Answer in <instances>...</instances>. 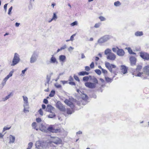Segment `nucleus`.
<instances>
[{"mask_svg": "<svg viewBox=\"0 0 149 149\" xmlns=\"http://www.w3.org/2000/svg\"><path fill=\"white\" fill-rule=\"evenodd\" d=\"M99 19L101 21H105L106 19V18L103 16H100L99 17Z\"/></svg>", "mask_w": 149, "mask_h": 149, "instance_id": "39", "label": "nucleus"}, {"mask_svg": "<svg viewBox=\"0 0 149 149\" xmlns=\"http://www.w3.org/2000/svg\"><path fill=\"white\" fill-rule=\"evenodd\" d=\"M90 79L93 82V83H95V85L98 83V81L97 79L94 76L91 77V76H89Z\"/></svg>", "mask_w": 149, "mask_h": 149, "instance_id": "18", "label": "nucleus"}, {"mask_svg": "<svg viewBox=\"0 0 149 149\" xmlns=\"http://www.w3.org/2000/svg\"><path fill=\"white\" fill-rule=\"evenodd\" d=\"M47 143L44 141H38L35 144L36 148L37 149H45L47 145Z\"/></svg>", "mask_w": 149, "mask_h": 149, "instance_id": "1", "label": "nucleus"}, {"mask_svg": "<svg viewBox=\"0 0 149 149\" xmlns=\"http://www.w3.org/2000/svg\"><path fill=\"white\" fill-rule=\"evenodd\" d=\"M52 113L51 114H49L48 116V117L50 118H53L54 117H55V113L53 112V111L52 112V113Z\"/></svg>", "mask_w": 149, "mask_h": 149, "instance_id": "32", "label": "nucleus"}, {"mask_svg": "<svg viewBox=\"0 0 149 149\" xmlns=\"http://www.w3.org/2000/svg\"><path fill=\"white\" fill-rule=\"evenodd\" d=\"M13 95V94L12 93H11L9 94L6 96L5 97L2 98V101H5L9 98H10L11 96Z\"/></svg>", "mask_w": 149, "mask_h": 149, "instance_id": "25", "label": "nucleus"}, {"mask_svg": "<svg viewBox=\"0 0 149 149\" xmlns=\"http://www.w3.org/2000/svg\"><path fill=\"white\" fill-rule=\"evenodd\" d=\"M47 128H46V127L45 126L43 127H40V130L45 132H47Z\"/></svg>", "mask_w": 149, "mask_h": 149, "instance_id": "28", "label": "nucleus"}, {"mask_svg": "<svg viewBox=\"0 0 149 149\" xmlns=\"http://www.w3.org/2000/svg\"><path fill=\"white\" fill-rule=\"evenodd\" d=\"M55 86L58 88H60L61 87V86L60 84H56L55 85Z\"/></svg>", "mask_w": 149, "mask_h": 149, "instance_id": "53", "label": "nucleus"}, {"mask_svg": "<svg viewBox=\"0 0 149 149\" xmlns=\"http://www.w3.org/2000/svg\"><path fill=\"white\" fill-rule=\"evenodd\" d=\"M77 91L80 94H82L83 95L82 96V98L84 100H86L88 98V96L84 94L83 93V91H80L78 89L77 90Z\"/></svg>", "mask_w": 149, "mask_h": 149, "instance_id": "15", "label": "nucleus"}, {"mask_svg": "<svg viewBox=\"0 0 149 149\" xmlns=\"http://www.w3.org/2000/svg\"><path fill=\"white\" fill-rule=\"evenodd\" d=\"M105 79L107 82H111L112 81V79L108 77H105Z\"/></svg>", "mask_w": 149, "mask_h": 149, "instance_id": "31", "label": "nucleus"}, {"mask_svg": "<svg viewBox=\"0 0 149 149\" xmlns=\"http://www.w3.org/2000/svg\"><path fill=\"white\" fill-rule=\"evenodd\" d=\"M47 130V131H49L50 132L54 133V132H60V130L58 129H54L52 127L50 126L48 127Z\"/></svg>", "mask_w": 149, "mask_h": 149, "instance_id": "13", "label": "nucleus"}, {"mask_svg": "<svg viewBox=\"0 0 149 149\" xmlns=\"http://www.w3.org/2000/svg\"><path fill=\"white\" fill-rule=\"evenodd\" d=\"M90 67L91 68H93L94 67V63L92 62L90 65Z\"/></svg>", "mask_w": 149, "mask_h": 149, "instance_id": "47", "label": "nucleus"}, {"mask_svg": "<svg viewBox=\"0 0 149 149\" xmlns=\"http://www.w3.org/2000/svg\"><path fill=\"white\" fill-rule=\"evenodd\" d=\"M32 127L34 128V127H36V122H33L32 124Z\"/></svg>", "mask_w": 149, "mask_h": 149, "instance_id": "46", "label": "nucleus"}, {"mask_svg": "<svg viewBox=\"0 0 149 149\" xmlns=\"http://www.w3.org/2000/svg\"><path fill=\"white\" fill-rule=\"evenodd\" d=\"M75 36V34H74L70 37V39L71 41H73L74 40V37Z\"/></svg>", "mask_w": 149, "mask_h": 149, "instance_id": "51", "label": "nucleus"}, {"mask_svg": "<svg viewBox=\"0 0 149 149\" xmlns=\"http://www.w3.org/2000/svg\"><path fill=\"white\" fill-rule=\"evenodd\" d=\"M36 120L37 122L40 123L41 121V119L39 118H37L36 119Z\"/></svg>", "mask_w": 149, "mask_h": 149, "instance_id": "48", "label": "nucleus"}, {"mask_svg": "<svg viewBox=\"0 0 149 149\" xmlns=\"http://www.w3.org/2000/svg\"><path fill=\"white\" fill-rule=\"evenodd\" d=\"M13 9V7L11 6L9 9L8 10V14L9 15H10L11 14V10Z\"/></svg>", "mask_w": 149, "mask_h": 149, "instance_id": "44", "label": "nucleus"}, {"mask_svg": "<svg viewBox=\"0 0 149 149\" xmlns=\"http://www.w3.org/2000/svg\"><path fill=\"white\" fill-rule=\"evenodd\" d=\"M77 21H75L71 23V25L72 26H73L75 25H77Z\"/></svg>", "mask_w": 149, "mask_h": 149, "instance_id": "45", "label": "nucleus"}, {"mask_svg": "<svg viewBox=\"0 0 149 149\" xmlns=\"http://www.w3.org/2000/svg\"><path fill=\"white\" fill-rule=\"evenodd\" d=\"M51 79V76L50 75H47V83L48 84H49V81H50Z\"/></svg>", "mask_w": 149, "mask_h": 149, "instance_id": "37", "label": "nucleus"}, {"mask_svg": "<svg viewBox=\"0 0 149 149\" xmlns=\"http://www.w3.org/2000/svg\"><path fill=\"white\" fill-rule=\"evenodd\" d=\"M100 23L96 24H95L94 27L96 28H98L100 27Z\"/></svg>", "mask_w": 149, "mask_h": 149, "instance_id": "52", "label": "nucleus"}, {"mask_svg": "<svg viewBox=\"0 0 149 149\" xmlns=\"http://www.w3.org/2000/svg\"><path fill=\"white\" fill-rule=\"evenodd\" d=\"M142 67L140 65H138L135 71L133 73V74L134 75L136 76L141 77L143 74V72H140L141 70L142 69Z\"/></svg>", "mask_w": 149, "mask_h": 149, "instance_id": "5", "label": "nucleus"}, {"mask_svg": "<svg viewBox=\"0 0 149 149\" xmlns=\"http://www.w3.org/2000/svg\"><path fill=\"white\" fill-rule=\"evenodd\" d=\"M57 18V17L55 13H54L53 17L52 19V20H54L56 21Z\"/></svg>", "mask_w": 149, "mask_h": 149, "instance_id": "29", "label": "nucleus"}, {"mask_svg": "<svg viewBox=\"0 0 149 149\" xmlns=\"http://www.w3.org/2000/svg\"><path fill=\"white\" fill-rule=\"evenodd\" d=\"M140 56L143 59L146 60H148L149 59V55L146 52H140Z\"/></svg>", "mask_w": 149, "mask_h": 149, "instance_id": "10", "label": "nucleus"}, {"mask_svg": "<svg viewBox=\"0 0 149 149\" xmlns=\"http://www.w3.org/2000/svg\"><path fill=\"white\" fill-rule=\"evenodd\" d=\"M102 72L104 74H107V71L104 69H102Z\"/></svg>", "mask_w": 149, "mask_h": 149, "instance_id": "55", "label": "nucleus"}, {"mask_svg": "<svg viewBox=\"0 0 149 149\" xmlns=\"http://www.w3.org/2000/svg\"><path fill=\"white\" fill-rule=\"evenodd\" d=\"M111 53L112 52L111 50L109 48L107 49L104 51V54L106 55L107 56Z\"/></svg>", "mask_w": 149, "mask_h": 149, "instance_id": "26", "label": "nucleus"}, {"mask_svg": "<svg viewBox=\"0 0 149 149\" xmlns=\"http://www.w3.org/2000/svg\"><path fill=\"white\" fill-rule=\"evenodd\" d=\"M33 145V143L32 142H31L29 143L28 144V146L27 148L26 149H31Z\"/></svg>", "mask_w": 149, "mask_h": 149, "instance_id": "30", "label": "nucleus"}, {"mask_svg": "<svg viewBox=\"0 0 149 149\" xmlns=\"http://www.w3.org/2000/svg\"><path fill=\"white\" fill-rule=\"evenodd\" d=\"M95 72L98 75H100L101 74V70L99 69H96L95 70Z\"/></svg>", "mask_w": 149, "mask_h": 149, "instance_id": "35", "label": "nucleus"}, {"mask_svg": "<svg viewBox=\"0 0 149 149\" xmlns=\"http://www.w3.org/2000/svg\"><path fill=\"white\" fill-rule=\"evenodd\" d=\"M49 62L51 63L57 64L58 61L56 58L53 55H52L50 59Z\"/></svg>", "mask_w": 149, "mask_h": 149, "instance_id": "14", "label": "nucleus"}, {"mask_svg": "<svg viewBox=\"0 0 149 149\" xmlns=\"http://www.w3.org/2000/svg\"><path fill=\"white\" fill-rule=\"evenodd\" d=\"M24 100V104L23 105L24 109L23 111L25 113H27L29 112L28 109L29 108V104L28 101V98L26 96H23Z\"/></svg>", "mask_w": 149, "mask_h": 149, "instance_id": "2", "label": "nucleus"}, {"mask_svg": "<svg viewBox=\"0 0 149 149\" xmlns=\"http://www.w3.org/2000/svg\"><path fill=\"white\" fill-rule=\"evenodd\" d=\"M69 83L71 85H74L75 84V83L74 82H70Z\"/></svg>", "mask_w": 149, "mask_h": 149, "instance_id": "63", "label": "nucleus"}, {"mask_svg": "<svg viewBox=\"0 0 149 149\" xmlns=\"http://www.w3.org/2000/svg\"><path fill=\"white\" fill-rule=\"evenodd\" d=\"M121 70L123 74H125L127 72V68L125 65H122L121 66Z\"/></svg>", "mask_w": 149, "mask_h": 149, "instance_id": "19", "label": "nucleus"}, {"mask_svg": "<svg viewBox=\"0 0 149 149\" xmlns=\"http://www.w3.org/2000/svg\"><path fill=\"white\" fill-rule=\"evenodd\" d=\"M13 72L11 71L7 76H8L9 78L11 77L12 76Z\"/></svg>", "mask_w": 149, "mask_h": 149, "instance_id": "54", "label": "nucleus"}, {"mask_svg": "<svg viewBox=\"0 0 149 149\" xmlns=\"http://www.w3.org/2000/svg\"><path fill=\"white\" fill-rule=\"evenodd\" d=\"M65 103L68 106H70L72 109L73 108L74 105L71 101L70 99H66L64 101Z\"/></svg>", "mask_w": 149, "mask_h": 149, "instance_id": "12", "label": "nucleus"}, {"mask_svg": "<svg viewBox=\"0 0 149 149\" xmlns=\"http://www.w3.org/2000/svg\"><path fill=\"white\" fill-rule=\"evenodd\" d=\"M67 47V46L66 45H64L63 46L61 47V50H62L63 49H65V48H66Z\"/></svg>", "mask_w": 149, "mask_h": 149, "instance_id": "49", "label": "nucleus"}, {"mask_svg": "<svg viewBox=\"0 0 149 149\" xmlns=\"http://www.w3.org/2000/svg\"><path fill=\"white\" fill-rule=\"evenodd\" d=\"M130 59L131 65H135L136 62V58L132 56L130 57Z\"/></svg>", "mask_w": 149, "mask_h": 149, "instance_id": "17", "label": "nucleus"}, {"mask_svg": "<svg viewBox=\"0 0 149 149\" xmlns=\"http://www.w3.org/2000/svg\"><path fill=\"white\" fill-rule=\"evenodd\" d=\"M67 113L68 114H71L72 113L71 110L69 109H67Z\"/></svg>", "mask_w": 149, "mask_h": 149, "instance_id": "43", "label": "nucleus"}, {"mask_svg": "<svg viewBox=\"0 0 149 149\" xmlns=\"http://www.w3.org/2000/svg\"><path fill=\"white\" fill-rule=\"evenodd\" d=\"M27 70V68H26L24 70H22V74H25V72Z\"/></svg>", "mask_w": 149, "mask_h": 149, "instance_id": "59", "label": "nucleus"}, {"mask_svg": "<svg viewBox=\"0 0 149 149\" xmlns=\"http://www.w3.org/2000/svg\"><path fill=\"white\" fill-rule=\"evenodd\" d=\"M90 70V69L89 67L86 66L85 67V70L86 71H88Z\"/></svg>", "mask_w": 149, "mask_h": 149, "instance_id": "50", "label": "nucleus"}, {"mask_svg": "<svg viewBox=\"0 0 149 149\" xmlns=\"http://www.w3.org/2000/svg\"><path fill=\"white\" fill-rule=\"evenodd\" d=\"M53 141V142L56 144H60L61 142V140L57 137H55Z\"/></svg>", "mask_w": 149, "mask_h": 149, "instance_id": "20", "label": "nucleus"}, {"mask_svg": "<svg viewBox=\"0 0 149 149\" xmlns=\"http://www.w3.org/2000/svg\"><path fill=\"white\" fill-rule=\"evenodd\" d=\"M143 35L142 31H137L135 33V35L136 36H140Z\"/></svg>", "mask_w": 149, "mask_h": 149, "instance_id": "27", "label": "nucleus"}, {"mask_svg": "<svg viewBox=\"0 0 149 149\" xmlns=\"http://www.w3.org/2000/svg\"><path fill=\"white\" fill-rule=\"evenodd\" d=\"M38 56L36 52H34L30 58V62L31 63L35 62L36 61Z\"/></svg>", "mask_w": 149, "mask_h": 149, "instance_id": "8", "label": "nucleus"}, {"mask_svg": "<svg viewBox=\"0 0 149 149\" xmlns=\"http://www.w3.org/2000/svg\"><path fill=\"white\" fill-rule=\"evenodd\" d=\"M128 50L130 54H131L132 52V50L130 48H128Z\"/></svg>", "mask_w": 149, "mask_h": 149, "instance_id": "57", "label": "nucleus"}, {"mask_svg": "<svg viewBox=\"0 0 149 149\" xmlns=\"http://www.w3.org/2000/svg\"><path fill=\"white\" fill-rule=\"evenodd\" d=\"M112 50L114 52H117V49L115 48H113Z\"/></svg>", "mask_w": 149, "mask_h": 149, "instance_id": "64", "label": "nucleus"}, {"mask_svg": "<svg viewBox=\"0 0 149 149\" xmlns=\"http://www.w3.org/2000/svg\"><path fill=\"white\" fill-rule=\"evenodd\" d=\"M143 72L146 74H149V66H146L143 68Z\"/></svg>", "mask_w": 149, "mask_h": 149, "instance_id": "24", "label": "nucleus"}, {"mask_svg": "<svg viewBox=\"0 0 149 149\" xmlns=\"http://www.w3.org/2000/svg\"><path fill=\"white\" fill-rule=\"evenodd\" d=\"M85 86L88 88L93 89L95 88L96 86L95 83L91 82H86L85 83Z\"/></svg>", "mask_w": 149, "mask_h": 149, "instance_id": "9", "label": "nucleus"}, {"mask_svg": "<svg viewBox=\"0 0 149 149\" xmlns=\"http://www.w3.org/2000/svg\"><path fill=\"white\" fill-rule=\"evenodd\" d=\"M105 65L106 67L109 70L111 73L113 72L112 71V69L116 68V66L113 64H110L109 62H105Z\"/></svg>", "mask_w": 149, "mask_h": 149, "instance_id": "6", "label": "nucleus"}, {"mask_svg": "<svg viewBox=\"0 0 149 149\" xmlns=\"http://www.w3.org/2000/svg\"><path fill=\"white\" fill-rule=\"evenodd\" d=\"M38 112L41 116H42L43 114V111L41 109H40L39 110Z\"/></svg>", "mask_w": 149, "mask_h": 149, "instance_id": "41", "label": "nucleus"}, {"mask_svg": "<svg viewBox=\"0 0 149 149\" xmlns=\"http://www.w3.org/2000/svg\"><path fill=\"white\" fill-rule=\"evenodd\" d=\"M43 102L45 104H47L48 103V101L47 99H45L44 100Z\"/></svg>", "mask_w": 149, "mask_h": 149, "instance_id": "58", "label": "nucleus"}, {"mask_svg": "<svg viewBox=\"0 0 149 149\" xmlns=\"http://www.w3.org/2000/svg\"><path fill=\"white\" fill-rule=\"evenodd\" d=\"M9 143H13L14 142L15 140V137L14 136L11 135H10L9 136Z\"/></svg>", "mask_w": 149, "mask_h": 149, "instance_id": "21", "label": "nucleus"}, {"mask_svg": "<svg viewBox=\"0 0 149 149\" xmlns=\"http://www.w3.org/2000/svg\"><path fill=\"white\" fill-rule=\"evenodd\" d=\"M121 5V3L120 2L118 1H117L116 2H115L114 3V5L115 6H119L120 5Z\"/></svg>", "mask_w": 149, "mask_h": 149, "instance_id": "36", "label": "nucleus"}, {"mask_svg": "<svg viewBox=\"0 0 149 149\" xmlns=\"http://www.w3.org/2000/svg\"><path fill=\"white\" fill-rule=\"evenodd\" d=\"M90 77L88 76H85L83 77V80L84 81H88L89 80Z\"/></svg>", "mask_w": 149, "mask_h": 149, "instance_id": "34", "label": "nucleus"}, {"mask_svg": "<svg viewBox=\"0 0 149 149\" xmlns=\"http://www.w3.org/2000/svg\"><path fill=\"white\" fill-rule=\"evenodd\" d=\"M55 93V91H54L52 90L51 91L49 95V96L50 97H53L54 96Z\"/></svg>", "mask_w": 149, "mask_h": 149, "instance_id": "33", "label": "nucleus"}, {"mask_svg": "<svg viewBox=\"0 0 149 149\" xmlns=\"http://www.w3.org/2000/svg\"><path fill=\"white\" fill-rule=\"evenodd\" d=\"M117 53L119 56H123L124 54V52L122 49H118L117 52Z\"/></svg>", "mask_w": 149, "mask_h": 149, "instance_id": "22", "label": "nucleus"}, {"mask_svg": "<svg viewBox=\"0 0 149 149\" xmlns=\"http://www.w3.org/2000/svg\"><path fill=\"white\" fill-rule=\"evenodd\" d=\"M54 108L51 105H48L47 106L46 111L50 113H52V111H54Z\"/></svg>", "mask_w": 149, "mask_h": 149, "instance_id": "16", "label": "nucleus"}, {"mask_svg": "<svg viewBox=\"0 0 149 149\" xmlns=\"http://www.w3.org/2000/svg\"><path fill=\"white\" fill-rule=\"evenodd\" d=\"M107 58L108 59L113 61L115 59L116 56L114 53H111L107 56Z\"/></svg>", "mask_w": 149, "mask_h": 149, "instance_id": "11", "label": "nucleus"}, {"mask_svg": "<svg viewBox=\"0 0 149 149\" xmlns=\"http://www.w3.org/2000/svg\"><path fill=\"white\" fill-rule=\"evenodd\" d=\"M11 126H10V127H4L3 129V132L6 130H7L10 129L11 128Z\"/></svg>", "mask_w": 149, "mask_h": 149, "instance_id": "38", "label": "nucleus"}, {"mask_svg": "<svg viewBox=\"0 0 149 149\" xmlns=\"http://www.w3.org/2000/svg\"><path fill=\"white\" fill-rule=\"evenodd\" d=\"M74 78L75 80L76 81H79L80 80L79 78V77L76 75H74Z\"/></svg>", "mask_w": 149, "mask_h": 149, "instance_id": "42", "label": "nucleus"}, {"mask_svg": "<svg viewBox=\"0 0 149 149\" xmlns=\"http://www.w3.org/2000/svg\"><path fill=\"white\" fill-rule=\"evenodd\" d=\"M20 61V58L19 55L17 53H15L11 65L13 66L16 65L19 63Z\"/></svg>", "mask_w": 149, "mask_h": 149, "instance_id": "3", "label": "nucleus"}, {"mask_svg": "<svg viewBox=\"0 0 149 149\" xmlns=\"http://www.w3.org/2000/svg\"><path fill=\"white\" fill-rule=\"evenodd\" d=\"M85 71H82L78 73V74L79 75L84 76L85 75Z\"/></svg>", "mask_w": 149, "mask_h": 149, "instance_id": "40", "label": "nucleus"}, {"mask_svg": "<svg viewBox=\"0 0 149 149\" xmlns=\"http://www.w3.org/2000/svg\"><path fill=\"white\" fill-rule=\"evenodd\" d=\"M9 78V77L8 76H7L3 79V81H6Z\"/></svg>", "mask_w": 149, "mask_h": 149, "instance_id": "60", "label": "nucleus"}, {"mask_svg": "<svg viewBox=\"0 0 149 149\" xmlns=\"http://www.w3.org/2000/svg\"><path fill=\"white\" fill-rule=\"evenodd\" d=\"M74 49V47L70 46L68 48V50L69 52H70L71 50H73Z\"/></svg>", "mask_w": 149, "mask_h": 149, "instance_id": "56", "label": "nucleus"}, {"mask_svg": "<svg viewBox=\"0 0 149 149\" xmlns=\"http://www.w3.org/2000/svg\"><path fill=\"white\" fill-rule=\"evenodd\" d=\"M56 107L61 111H64L65 110V107L60 101L57 102L56 104Z\"/></svg>", "mask_w": 149, "mask_h": 149, "instance_id": "7", "label": "nucleus"}, {"mask_svg": "<svg viewBox=\"0 0 149 149\" xmlns=\"http://www.w3.org/2000/svg\"><path fill=\"white\" fill-rule=\"evenodd\" d=\"M6 81H3H3H2V87H3L6 84Z\"/></svg>", "mask_w": 149, "mask_h": 149, "instance_id": "62", "label": "nucleus"}, {"mask_svg": "<svg viewBox=\"0 0 149 149\" xmlns=\"http://www.w3.org/2000/svg\"><path fill=\"white\" fill-rule=\"evenodd\" d=\"M110 38L109 36L105 35L99 39L97 41V42L100 45H101L107 41Z\"/></svg>", "mask_w": 149, "mask_h": 149, "instance_id": "4", "label": "nucleus"}, {"mask_svg": "<svg viewBox=\"0 0 149 149\" xmlns=\"http://www.w3.org/2000/svg\"><path fill=\"white\" fill-rule=\"evenodd\" d=\"M8 4H5L4 5V10H6L7 9V6Z\"/></svg>", "mask_w": 149, "mask_h": 149, "instance_id": "61", "label": "nucleus"}, {"mask_svg": "<svg viewBox=\"0 0 149 149\" xmlns=\"http://www.w3.org/2000/svg\"><path fill=\"white\" fill-rule=\"evenodd\" d=\"M59 60L60 62H64L66 59V57L64 55H61L59 56Z\"/></svg>", "mask_w": 149, "mask_h": 149, "instance_id": "23", "label": "nucleus"}]
</instances>
